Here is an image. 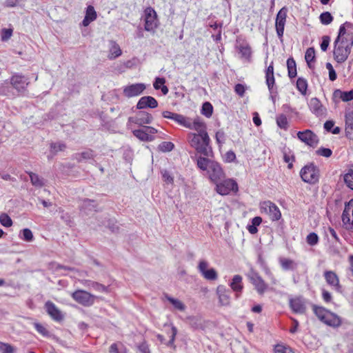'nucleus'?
<instances>
[{
    "mask_svg": "<svg viewBox=\"0 0 353 353\" xmlns=\"http://www.w3.org/2000/svg\"><path fill=\"white\" fill-rule=\"evenodd\" d=\"M162 116L165 119H169L173 120L178 124H179L183 127H185V128L190 127V125L188 124L190 118L185 117V116H183L182 114L174 113V112L167 110V111H163L162 112Z\"/></svg>",
    "mask_w": 353,
    "mask_h": 353,
    "instance_id": "obj_21",
    "label": "nucleus"
},
{
    "mask_svg": "<svg viewBox=\"0 0 353 353\" xmlns=\"http://www.w3.org/2000/svg\"><path fill=\"white\" fill-rule=\"evenodd\" d=\"M208 262L204 260H202L200 261L199 263L198 270L205 279L209 281L216 280L218 278L216 271L214 268H210L208 270Z\"/></svg>",
    "mask_w": 353,
    "mask_h": 353,
    "instance_id": "obj_14",
    "label": "nucleus"
},
{
    "mask_svg": "<svg viewBox=\"0 0 353 353\" xmlns=\"http://www.w3.org/2000/svg\"><path fill=\"white\" fill-rule=\"evenodd\" d=\"M334 94L345 102L353 100V89L350 91H341L340 90H336Z\"/></svg>",
    "mask_w": 353,
    "mask_h": 353,
    "instance_id": "obj_39",
    "label": "nucleus"
},
{
    "mask_svg": "<svg viewBox=\"0 0 353 353\" xmlns=\"http://www.w3.org/2000/svg\"><path fill=\"white\" fill-rule=\"evenodd\" d=\"M94 157V152L92 150L87 149L81 152L76 153L74 155V159L78 162H81L85 160L92 159Z\"/></svg>",
    "mask_w": 353,
    "mask_h": 353,
    "instance_id": "obj_33",
    "label": "nucleus"
},
{
    "mask_svg": "<svg viewBox=\"0 0 353 353\" xmlns=\"http://www.w3.org/2000/svg\"><path fill=\"white\" fill-rule=\"evenodd\" d=\"M300 176L302 180L310 184H314L319 179V169L314 163L305 165L300 171Z\"/></svg>",
    "mask_w": 353,
    "mask_h": 353,
    "instance_id": "obj_2",
    "label": "nucleus"
},
{
    "mask_svg": "<svg viewBox=\"0 0 353 353\" xmlns=\"http://www.w3.org/2000/svg\"><path fill=\"white\" fill-rule=\"evenodd\" d=\"M132 133L141 141H151L154 139L152 135L148 134L145 129H144V127L141 129L133 130Z\"/></svg>",
    "mask_w": 353,
    "mask_h": 353,
    "instance_id": "obj_34",
    "label": "nucleus"
},
{
    "mask_svg": "<svg viewBox=\"0 0 353 353\" xmlns=\"http://www.w3.org/2000/svg\"><path fill=\"white\" fill-rule=\"evenodd\" d=\"M204 136H201L199 134L190 133L189 134V143L190 145L194 148L197 152L208 157L211 150L210 147V139L208 137V140L204 141Z\"/></svg>",
    "mask_w": 353,
    "mask_h": 353,
    "instance_id": "obj_1",
    "label": "nucleus"
},
{
    "mask_svg": "<svg viewBox=\"0 0 353 353\" xmlns=\"http://www.w3.org/2000/svg\"><path fill=\"white\" fill-rule=\"evenodd\" d=\"M216 294L221 305L228 306L230 303L231 291L225 285H219L216 288Z\"/></svg>",
    "mask_w": 353,
    "mask_h": 353,
    "instance_id": "obj_20",
    "label": "nucleus"
},
{
    "mask_svg": "<svg viewBox=\"0 0 353 353\" xmlns=\"http://www.w3.org/2000/svg\"><path fill=\"white\" fill-rule=\"evenodd\" d=\"M15 348L9 343L0 341V352L1 353H14Z\"/></svg>",
    "mask_w": 353,
    "mask_h": 353,
    "instance_id": "obj_54",
    "label": "nucleus"
},
{
    "mask_svg": "<svg viewBox=\"0 0 353 353\" xmlns=\"http://www.w3.org/2000/svg\"><path fill=\"white\" fill-rule=\"evenodd\" d=\"M308 106L310 111L316 117H325L326 115L327 110L319 99L312 98L308 103Z\"/></svg>",
    "mask_w": 353,
    "mask_h": 353,
    "instance_id": "obj_18",
    "label": "nucleus"
},
{
    "mask_svg": "<svg viewBox=\"0 0 353 353\" xmlns=\"http://www.w3.org/2000/svg\"><path fill=\"white\" fill-rule=\"evenodd\" d=\"M10 83L18 92L26 90L29 84L28 79L21 74L16 73L10 78Z\"/></svg>",
    "mask_w": 353,
    "mask_h": 353,
    "instance_id": "obj_10",
    "label": "nucleus"
},
{
    "mask_svg": "<svg viewBox=\"0 0 353 353\" xmlns=\"http://www.w3.org/2000/svg\"><path fill=\"white\" fill-rule=\"evenodd\" d=\"M283 160L285 163H288V168L289 169H292L293 167V161H294V156L292 153L290 149L285 150L283 151Z\"/></svg>",
    "mask_w": 353,
    "mask_h": 353,
    "instance_id": "obj_43",
    "label": "nucleus"
},
{
    "mask_svg": "<svg viewBox=\"0 0 353 353\" xmlns=\"http://www.w3.org/2000/svg\"><path fill=\"white\" fill-rule=\"evenodd\" d=\"M306 241L310 245L314 246L318 243L319 236L315 232H311L307 236Z\"/></svg>",
    "mask_w": 353,
    "mask_h": 353,
    "instance_id": "obj_57",
    "label": "nucleus"
},
{
    "mask_svg": "<svg viewBox=\"0 0 353 353\" xmlns=\"http://www.w3.org/2000/svg\"><path fill=\"white\" fill-rule=\"evenodd\" d=\"M315 59V50L314 48H309L305 54V59L308 65V66L310 68V63L313 61Z\"/></svg>",
    "mask_w": 353,
    "mask_h": 353,
    "instance_id": "obj_52",
    "label": "nucleus"
},
{
    "mask_svg": "<svg viewBox=\"0 0 353 353\" xmlns=\"http://www.w3.org/2000/svg\"><path fill=\"white\" fill-rule=\"evenodd\" d=\"M287 68L288 77L290 79L294 78L297 74V72L296 62L293 58L290 57L287 60Z\"/></svg>",
    "mask_w": 353,
    "mask_h": 353,
    "instance_id": "obj_40",
    "label": "nucleus"
},
{
    "mask_svg": "<svg viewBox=\"0 0 353 353\" xmlns=\"http://www.w3.org/2000/svg\"><path fill=\"white\" fill-rule=\"evenodd\" d=\"M344 181L347 186L353 190V172L347 173L344 176Z\"/></svg>",
    "mask_w": 353,
    "mask_h": 353,
    "instance_id": "obj_63",
    "label": "nucleus"
},
{
    "mask_svg": "<svg viewBox=\"0 0 353 353\" xmlns=\"http://www.w3.org/2000/svg\"><path fill=\"white\" fill-rule=\"evenodd\" d=\"M29 176L32 184L37 188H41L44 185L43 179L40 178L39 176L33 172H29Z\"/></svg>",
    "mask_w": 353,
    "mask_h": 353,
    "instance_id": "obj_45",
    "label": "nucleus"
},
{
    "mask_svg": "<svg viewBox=\"0 0 353 353\" xmlns=\"http://www.w3.org/2000/svg\"><path fill=\"white\" fill-rule=\"evenodd\" d=\"M323 323L329 326L337 327L341 324V319L336 314L330 312L323 321Z\"/></svg>",
    "mask_w": 353,
    "mask_h": 353,
    "instance_id": "obj_27",
    "label": "nucleus"
},
{
    "mask_svg": "<svg viewBox=\"0 0 353 353\" xmlns=\"http://www.w3.org/2000/svg\"><path fill=\"white\" fill-rule=\"evenodd\" d=\"M312 310L317 318L322 322L325 319L326 316L330 312V311L326 310L325 307L317 306L316 305H312Z\"/></svg>",
    "mask_w": 353,
    "mask_h": 353,
    "instance_id": "obj_36",
    "label": "nucleus"
},
{
    "mask_svg": "<svg viewBox=\"0 0 353 353\" xmlns=\"http://www.w3.org/2000/svg\"><path fill=\"white\" fill-rule=\"evenodd\" d=\"M262 211L268 214L272 221H279L281 218V213L276 204L270 201H265L260 203Z\"/></svg>",
    "mask_w": 353,
    "mask_h": 353,
    "instance_id": "obj_5",
    "label": "nucleus"
},
{
    "mask_svg": "<svg viewBox=\"0 0 353 353\" xmlns=\"http://www.w3.org/2000/svg\"><path fill=\"white\" fill-rule=\"evenodd\" d=\"M97 12L92 6H88L86 8L85 15L82 21V25L88 26L91 22L97 19Z\"/></svg>",
    "mask_w": 353,
    "mask_h": 353,
    "instance_id": "obj_29",
    "label": "nucleus"
},
{
    "mask_svg": "<svg viewBox=\"0 0 353 353\" xmlns=\"http://www.w3.org/2000/svg\"><path fill=\"white\" fill-rule=\"evenodd\" d=\"M45 309L48 314L55 321H60L63 320V316L59 309L55 305L54 303L48 301L45 303Z\"/></svg>",
    "mask_w": 353,
    "mask_h": 353,
    "instance_id": "obj_22",
    "label": "nucleus"
},
{
    "mask_svg": "<svg viewBox=\"0 0 353 353\" xmlns=\"http://www.w3.org/2000/svg\"><path fill=\"white\" fill-rule=\"evenodd\" d=\"M324 277L328 285L333 287L336 290L341 291V286L339 283V279L336 274L331 270L324 272Z\"/></svg>",
    "mask_w": 353,
    "mask_h": 353,
    "instance_id": "obj_24",
    "label": "nucleus"
},
{
    "mask_svg": "<svg viewBox=\"0 0 353 353\" xmlns=\"http://www.w3.org/2000/svg\"><path fill=\"white\" fill-rule=\"evenodd\" d=\"M277 125L283 130H287L288 128V121L287 117L285 114H281L276 117V118Z\"/></svg>",
    "mask_w": 353,
    "mask_h": 353,
    "instance_id": "obj_47",
    "label": "nucleus"
},
{
    "mask_svg": "<svg viewBox=\"0 0 353 353\" xmlns=\"http://www.w3.org/2000/svg\"><path fill=\"white\" fill-rule=\"evenodd\" d=\"M296 88L302 94L305 95L307 90V80L303 77H299L296 81Z\"/></svg>",
    "mask_w": 353,
    "mask_h": 353,
    "instance_id": "obj_46",
    "label": "nucleus"
},
{
    "mask_svg": "<svg viewBox=\"0 0 353 353\" xmlns=\"http://www.w3.org/2000/svg\"><path fill=\"white\" fill-rule=\"evenodd\" d=\"M190 326L194 329H200L202 327V323L200 319L196 316H191L188 318Z\"/></svg>",
    "mask_w": 353,
    "mask_h": 353,
    "instance_id": "obj_55",
    "label": "nucleus"
},
{
    "mask_svg": "<svg viewBox=\"0 0 353 353\" xmlns=\"http://www.w3.org/2000/svg\"><path fill=\"white\" fill-rule=\"evenodd\" d=\"M213 112V106L210 102H205L202 105L201 114L210 118Z\"/></svg>",
    "mask_w": 353,
    "mask_h": 353,
    "instance_id": "obj_48",
    "label": "nucleus"
},
{
    "mask_svg": "<svg viewBox=\"0 0 353 353\" xmlns=\"http://www.w3.org/2000/svg\"><path fill=\"white\" fill-rule=\"evenodd\" d=\"M351 52V46L345 45L343 39L337 44H334V58L337 63H343L348 58Z\"/></svg>",
    "mask_w": 353,
    "mask_h": 353,
    "instance_id": "obj_4",
    "label": "nucleus"
},
{
    "mask_svg": "<svg viewBox=\"0 0 353 353\" xmlns=\"http://www.w3.org/2000/svg\"><path fill=\"white\" fill-rule=\"evenodd\" d=\"M34 327L36 329V330L42 334L44 336H47L49 335V332L47 330V329L43 326L41 324L39 323H34Z\"/></svg>",
    "mask_w": 353,
    "mask_h": 353,
    "instance_id": "obj_61",
    "label": "nucleus"
},
{
    "mask_svg": "<svg viewBox=\"0 0 353 353\" xmlns=\"http://www.w3.org/2000/svg\"><path fill=\"white\" fill-rule=\"evenodd\" d=\"M165 79L164 78L157 77L153 83L155 90H161L162 93L165 95L168 93V88L165 85Z\"/></svg>",
    "mask_w": 353,
    "mask_h": 353,
    "instance_id": "obj_37",
    "label": "nucleus"
},
{
    "mask_svg": "<svg viewBox=\"0 0 353 353\" xmlns=\"http://www.w3.org/2000/svg\"><path fill=\"white\" fill-rule=\"evenodd\" d=\"M145 88L146 86L143 83H133L125 86L123 92L126 97L131 98L141 94Z\"/></svg>",
    "mask_w": 353,
    "mask_h": 353,
    "instance_id": "obj_12",
    "label": "nucleus"
},
{
    "mask_svg": "<svg viewBox=\"0 0 353 353\" xmlns=\"http://www.w3.org/2000/svg\"><path fill=\"white\" fill-rule=\"evenodd\" d=\"M0 223L4 227H10L12 225L11 218L6 213L0 215Z\"/></svg>",
    "mask_w": 353,
    "mask_h": 353,
    "instance_id": "obj_56",
    "label": "nucleus"
},
{
    "mask_svg": "<svg viewBox=\"0 0 353 353\" xmlns=\"http://www.w3.org/2000/svg\"><path fill=\"white\" fill-rule=\"evenodd\" d=\"M320 21L323 25H329L333 21V17L329 12H324L320 14Z\"/></svg>",
    "mask_w": 353,
    "mask_h": 353,
    "instance_id": "obj_49",
    "label": "nucleus"
},
{
    "mask_svg": "<svg viewBox=\"0 0 353 353\" xmlns=\"http://www.w3.org/2000/svg\"><path fill=\"white\" fill-rule=\"evenodd\" d=\"M289 305L294 313L304 314L306 311V301L302 296L290 299Z\"/></svg>",
    "mask_w": 353,
    "mask_h": 353,
    "instance_id": "obj_15",
    "label": "nucleus"
},
{
    "mask_svg": "<svg viewBox=\"0 0 353 353\" xmlns=\"http://www.w3.org/2000/svg\"><path fill=\"white\" fill-rule=\"evenodd\" d=\"M167 299L169 301V302L171 303L176 310L179 311L185 310V305L181 301L172 297H168Z\"/></svg>",
    "mask_w": 353,
    "mask_h": 353,
    "instance_id": "obj_51",
    "label": "nucleus"
},
{
    "mask_svg": "<svg viewBox=\"0 0 353 353\" xmlns=\"http://www.w3.org/2000/svg\"><path fill=\"white\" fill-rule=\"evenodd\" d=\"M213 161L206 157H200L197 159V166L201 170L208 171L210 169L211 163H213Z\"/></svg>",
    "mask_w": 353,
    "mask_h": 353,
    "instance_id": "obj_42",
    "label": "nucleus"
},
{
    "mask_svg": "<svg viewBox=\"0 0 353 353\" xmlns=\"http://www.w3.org/2000/svg\"><path fill=\"white\" fill-rule=\"evenodd\" d=\"M208 173L209 174L210 179L214 183L219 182L225 178V174L221 165L216 161L211 163L210 169L208 170Z\"/></svg>",
    "mask_w": 353,
    "mask_h": 353,
    "instance_id": "obj_11",
    "label": "nucleus"
},
{
    "mask_svg": "<svg viewBox=\"0 0 353 353\" xmlns=\"http://www.w3.org/2000/svg\"><path fill=\"white\" fill-rule=\"evenodd\" d=\"M265 83L270 92L277 93V88L275 86L274 75H265Z\"/></svg>",
    "mask_w": 353,
    "mask_h": 353,
    "instance_id": "obj_44",
    "label": "nucleus"
},
{
    "mask_svg": "<svg viewBox=\"0 0 353 353\" xmlns=\"http://www.w3.org/2000/svg\"><path fill=\"white\" fill-rule=\"evenodd\" d=\"M341 218L344 228L353 230V199L345 204Z\"/></svg>",
    "mask_w": 353,
    "mask_h": 353,
    "instance_id": "obj_7",
    "label": "nucleus"
},
{
    "mask_svg": "<svg viewBox=\"0 0 353 353\" xmlns=\"http://www.w3.org/2000/svg\"><path fill=\"white\" fill-rule=\"evenodd\" d=\"M345 133L347 137L353 139V111L345 113Z\"/></svg>",
    "mask_w": 353,
    "mask_h": 353,
    "instance_id": "obj_26",
    "label": "nucleus"
},
{
    "mask_svg": "<svg viewBox=\"0 0 353 353\" xmlns=\"http://www.w3.org/2000/svg\"><path fill=\"white\" fill-rule=\"evenodd\" d=\"M274 350V353H294L290 347L281 344L276 345Z\"/></svg>",
    "mask_w": 353,
    "mask_h": 353,
    "instance_id": "obj_58",
    "label": "nucleus"
},
{
    "mask_svg": "<svg viewBox=\"0 0 353 353\" xmlns=\"http://www.w3.org/2000/svg\"><path fill=\"white\" fill-rule=\"evenodd\" d=\"M242 276L239 274H236L233 276L232 280L230 284L231 289L235 292L236 297L239 298L243 288L242 283Z\"/></svg>",
    "mask_w": 353,
    "mask_h": 353,
    "instance_id": "obj_25",
    "label": "nucleus"
},
{
    "mask_svg": "<svg viewBox=\"0 0 353 353\" xmlns=\"http://www.w3.org/2000/svg\"><path fill=\"white\" fill-rule=\"evenodd\" d=\"M248 278L259 294L263 295L268 290V284L265 283L259 273L252 271L248 274Z\"/></svg>",
    "mask_w": 353,
    "mask_h": 353,
    "instance_id": "obj_9",
    "label": "nucleus"
},
{
    "mask_svg": "<svg viewBox=\"0 0 353 353\" xmlns=\"http://www.w3.org/2000/svg\"><path fill=\"white\" fill-rule=\"evenodd\" d=\"M96 208L97 203L95 201L89 199L82 200L81 210L85 213L88 214L90 212H96Z\"/></svg>",
    "mask_w": 353,
    "mask_h": 353,
    "instance_id": "obj_31",
    "label": "nucleus"
},
{
    "mask_svg": "<svg viewBox=\"0 0 353 353\" xmlns=\"http://www.w3.org/2000/svg\"><path fill=\"white\" fill-rule=\"evenodd\" d=\"M239 53L241 54V57L245 59H250L252 55V50L250 46L248 43L241 44L239 46Z\"/></svg>",
    "mask_w": 353,
    "mask_h": 353,
    "instance_id": "obj_41",
    "label": "nucleus"
},
{
    "mask_svg": "<svg viewBox=\"0 0 353 353\" xmlns=\"http://www.w3.org/2000/svg\"><path fill=\"white\" fill-rule=\"evenodd\" d=\"M110 46L108 54L109 59H114L121 55V49L116 41L113 40L110 41Z\"/></svg>",
    "mask_w": 353,
    "mask_h": 353,
    "instance_id": "obj_30",
    "label": "nucleus"
},
{
    "mask_svg": "<svg viewBox=\"0 0 353 353\" xmlns=\"http://www.w3.org/2000/svg\"><path fill=\"white\" fill-rule=\"evenodd\" d=\"M215 184L216 192L223 196L236 193L239 190L237 183L232 179H223Z\"/></svg>",
    "mask_w": 353,
    "mask_h": 353,
    "instance_id": "obj_3",
    "label": "nucleus"
},
{
    "mask_svg": "<svg viewBox=\"0 0 353 353\" xmlns=\"http://www.w3.org/2000/svg\"><path fill=\"white\" fill-rule=\"evenodd\" d=\"M297 137L307 145L313 148L316 147L319 142L318 137L310 130L299 132Z\"/></svg>",
    "mask_w": 353,
    "mask_h": 353,
    "instance_id": "obj_13",
    "label": "nucleus"
},
{
    "mask_svg": "<svg viewBox=\"0 0 353 353\" xmlns=\"http://www.w3.org/2000/svg\"><path fill=\"white\" fill-rule=\"evenodd\" d=\"M174 147V145L173 143L170 141H163L159 145L158 148L163 152H168L172 151Z\"/></svg>",
    "mask_w": 353,
    "mask_h": 353,
    "instance_id": "obj_50",
    "label": "nucleus"
},
{
    "mask_svg": "<svg viewBox=\"0 0 353 353\" xmlns=\"http://www.w3.org/2000/svg\"><path fill=\"white\" fill-rule=\"evenodd\" d=\"M157 13L155 10L148 7L145 10L144 29L148 32H154L157 27Z\"/></svg>",
    "mask_w": 353,
    "mask_h": 353,
    "instance_id": "obj_8",
    "label": "nucleus"
},
{
    "mask_svg": "<svg viewBox=\"0 0 353 353\" xmlns=\"http://www.w3.org/2000/svg\"><path fill=\"white\" fill-rule=\"evenodd\" d=\"M316 152L318 155L325 157H330L332 154V151L330 149L325 148H320Z\"/></svg>",
    "mask_w": 353,
    "mask_h": 353,
    "instance_id": "obj_64",
    "label": "nucleus"
},
{
    "mask_svg": "<svg viewBox=\"0 0 353 353\" xmlns=\"http://www.w3.org/2000/svg\"><path fill=\"white\" fill-rule=\"evenodd\" d=\"M72 297L79 304L88 307L94 303L95 296L84 290H77L72 294Z\"/></svg>",
    "mask_w": 353,
    "mask_h": 353,
    "instance_id": "obj_6",
    "label": "nucleus"
},
{
    "mask_svg": "<svg viewBox=\"0 0 353 353\" xmlns=\"http://www.w3.org/2000/svg\"><path fill=\"white\" fill-rule=\"evenodd\" d=\"M345 25H349V23L346 22L345 23L342 24L340 26L339 30V34H338L337 37L336 38L334 44L337 45L342 39H341V37L346 33V30H345Z\"/></svg>",
    "mask_w": 353,
    "mask_h": 353,
    "instance_id": "obj_60",
    "label": "nucleus"
},
{
    "mask_svg": "<svg viewBox=\"0 0 353 353\" xmlns=\"http://www.w3.org/2000/svg\"><path fill=\"white\" fill-rule=\"evenodd\" d=\"M65 148V144L62 142L52 143L50 144V150L54 154L57 153L59 151H63Z\"/></svg>",
    "mask_w": 353,
    "mask_h": 353,
    "instance_id": "obj_53",
    "label": "nucleus"
},
{
    "mask_svg": "<svg viewBox=\"0 0 353 353\" xmlns=\"http://www.w3.org/2000/svg\"><path fill=\"white\" fill-rule=\"evenodd\" d=\"M152 121L153 117L152 114L145 111H141L135 117H130L128 119V122L134 123L139 125L150 124Z\"/></svg>",
    "mask_w": 353,
    "mask_h": 353,
    "instance_id": "obj_16",
    "label": "nucleus"
},
{
    "mask_svg": "<svg viewBox=\"0 0 353 353\" xmlns=\"http://www.w3.org/2000/svg\"><path fill=\"white\" fill-rule=\"evenodd\" d=\"M188 124L190 127H187V128L196 130L201 136H204V141L208 140V134L206 132V125L204 122H203L199 118H196L193 122H192L191 119H189Z\"/></svg>",
    "mask_w": 353,
    "mask_h": 353,
    "instance_id": "obj_19",
    "label": "nucleus"
},
{
    "mask_svg": "<svg viewBox=\"0 0 353 353\" xmlns=\"http://www.w3.org/2000/svg\"><path fill=\"white\" fill-rule=\"evenodd\" d=\"M326 68L329 71V79L330 81H333L336 79V73L332 66V65L330 63H326Z\"/></svg>",
    "mask_w": 353,
    "mask_h": 353,
    "instance_id": "obj_62",
    "label": "nucleus"
},
{
    "mask_svg": "<svg viewBox=\"0 0 353 353\" xmlns=\"http://www.w3.org/2000/svg\"><path fill=\"white\" fill-rule=\"evenodd\" d=\"M158 106L157 101L151 96H145L140 98L137 104V108L142 110L145 108H155Z\"/></svg>",
    "mask_w": 353,
    "mask_h": 353,
    "instance_id": "obj_23",
    "label": "nucleus"
},
{
    "mask_svg": "<svg viewBox=\"0 0 353 353\" xmlns=\"http://www.w3.org/2000/svg\"><path fill=\"white\" fill-rule=\"evenodd\" d=\"M171 331H172V333L170 335V339L168 342H165V337L160 334H158L157 335V338L161 343L166 344L167 346L174 347V341H175L176 335L177 334V329L175 326L172 325Z\"/></svg>",
    "mask_w": 353,
    "mask_h": 353,
    "instance_id": "obj_32",
    "label": "nucleus"
},
{
    "mask_svg": "<svg viewBox=\"0 0 353 353\" xmlns=\"http://www.w3.org/2000/svg\"><path fill=\"white\" fill-rule=\"evenodd\" d=\"M81 283L87 287L91 288L93 290L100 292H105L108 293L109 292L108 287L105 286L104 285L99 283L96 281H90V280H83Z\"/></svg>",
    "mask_w": 353,
    "mask_h": 353,
    "instance_id": "obj_28",
    "label": "nucleus"
},
{
    "mask_svg": "<svg viewBox=\"0 0 353 353\" xmlns=\"http://www.w3.org/2000/svg\"><path fill=\"white\" fill-rule=\"evenodd\" d=\"M286 17L287 10L285 8H281L276 14L275 26L276 33L279 38H281L283 35Z\"/></svg>",
    "mask_w": 353,
    "mask_h": 353,
    "instance_id": "obj_17",
    "label": "nucleus"
},
{
    "mask_svg": "<svg viewBox=\"0 0 353 353\" xmlns=\"http://www.w3.org/2000/svg\"><path fill=\"white\" fill-rule=\"evenodd\" d=\"M110 353H127L125 345L120 341L112 343L109 348Z\"/></svg>",
    "mask_w": 353,
    "mask_h": 353,
    "instance_id": "obj_38",
    "label": "nucleus"
},
{
    "mask_svg": "<svg viewBox=\"0 0 353 353\" xmlns=\"http://www.w3.org/2000/svg\"><path fill=\"white\" fill-rule=\"evenodd\" d=\"M280 265L284 270H294L297 268V264L293 260L286 258H281Z\"/></svg>",
    "mask_w": 353,
    "mask_h": 353,
    "instance_id": "obj_35",
    "label": "nucleus"
},
{
    "mask_svg": "<svg viewBox=\"0 0 353 353\" xmlns=\"http://www.w3.org/2000/svg\"><path fill=\"white\" fill-rule=\"evenodd\" d=\"M21 233L23 236L21 237L26 241L31 242L32 241L34 236L32 231L28 228H25L21 230Z\"/></svg>",
    "mask_w": 353,
    "mask_h": 353,
    "instance_id": "obj_59",
    "label": "nucleus"
}]
</instances>
